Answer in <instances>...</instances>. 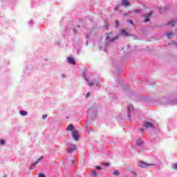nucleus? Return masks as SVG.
Masks as SVG:
<instances>
[{
    "label": "nucleus",
    "instance_id": "nucleus-7",
    "mask_svg": "<svg viewBox=\"0 0 177 177\" xmlns=\"http://www.w3.org/2000/svg\"><path fill=\"white\" fill-rule=\"evenodd\" d=\"M132 110H133V106H132V104H130L127 106V115L130 121H131V111H132Z\"/></svg>",
    "mask_w": 177,
    "mask_h": 177
},
{
    "label": "nucleus",
    "instance_id": "nucleus-13",
    "mask_svg": "<svg viewBox=\"0 0 177 177\" xmlns=\"http://www.w3.org/2000/svg\"><path fill=\"white\" fill-rule=\"evenodd\" d=\"M142 12V9H134L131 11H129V13H140Z\"/></svg>",
    "mask_w": 177,
    "mask_h": 177
},
{
    "label": "nucleus",
    "instance_id": "nucleus-14",
    "mask_svg": "<svg viewBox=\"0 0 177 177\" xmlns=\"http://www.w3.org/2000/svg\"><path fill=\"white\" fill-rule=\"evenodd\" d=\"M175 24H177V21L171 20L168 23V26H170V27H174Z\"/></svg>",
    "mask_w": 177,
    "mask_h": 177
},
{
    "label": "nucleus",
    "instance_id": "nucleus-20",
    "mask_svg": "<svg viewBox=\"0 0 177 177\" xmlns=\"http://www.w3.org/2000/svg\"><path fill=\"white\" fill-rule=\"evenodd\" d=\"M115 27H118V26H120V21L116 20V21H115Z\"/></svg>",
    "mask_w": 177,
    "mask_h": 177
},
{
    "label": "nucleus",
    "instance_id": "nucleus-40",
    "mask_svg": "<svg viewBox=\"0 0 177 177\" xmlns=\"http://www.w3.org/2000/svg\"><path fill=\"white\" fill-rule=\"evenodd\" d=\"M115 10H117V8H115Z\"/></svg>",
    "mask_w": 177,
    "mask_h": 177
},
{
    "label": "nucleus",
    "instance_id": "nucleus-4",
    "mask_svg": "<svg viewBox=\"0 0 177 177\" xmlns=\"http://www.w3.org/2000/svg\"><path fill=\"white\" fill-rule=\"evenodd\" d=\"M68 147L67 149V153H68L69 154H71V153L77 150V145H73V143L71 142H68Z\"/></svg>",
    "mask_w": 177,
    "mask_h": 177
},
{
    "label": "nucleus",
    "instance_id": "nucleus-1",
    "mask_svg": "<svg viewBox=\"0 0 177 177\" xmlns=\"http://www.w3.org/2000/svg\"><path fill=\"white\" fill-rule=\"evenodd\" d=\"M66 131H70L71 133V136L73 139V140H78L80 138L78 137L79 133L78 131H77L75 129H74V126L73 124H70L67 128Z\"/></svg>",
    "mask_w": 177,
    "mask_h": 177
},
{
    "label": "nucleus",
    "instance_id": "nucleus-31",
    "mask_svg": "<svg viewBox=\"0 0 177 177\" xmlns=\"http://www.w3.org/2000/svg\"><path fill=\"white\" fill-rule=\"evenodd\" d=\"M73 34H77V30H75V29H73Z\"/></svg>",
    "mask_w": 177,
    "mask_h": 177
},
{
    "label": "nucleus",
    "instance_id": "nucleus-29",
    "mask_svg": "<svg viewBox=\"0 0 177 177\" xmlns=\"http://www.w3.org/2000/svg\"><path fill=\"white\" fill-rule=\"evenodd\" d=\"M89 96H91V94H90L89 93H88L86 95V99H88V97H89Z\"/></svg>",
    "mask_w": 177,
    "mask_h": 177
},
{
    "label": "nucleus",
    "instance_id": "nucleus-24",
    "mask_svg": "<svg viewBox=\"0 0 177 177\" xmlns=\"http://www.w3.org/2000/svg\"><path fill=\"white\" fill-rule=\"evenodd\" d=\"M95 85H96V86H100V82L99 81V82H97L96 83H95Z\"/></svg>",
    "mask_w": 177,
    "mask_h": 177
},
{
    "label": "nucleus",
    "instance_id": "nucleus-19",
    "mask_svg": "<svg viewBox=\"0 0 177 177\" xmlns=\"http://www.w3.org/2000/svg\"><path fill=\"white\" fill-rule=\"evenodd\" d=\"M113 175H114L115 176H118L120 175V171L115 170L113 173Z\"/></svg>",
    "mask_w": 177,
    "mask_h": 177
},
{
    "label": "nucleus",
    "instance_id": "nucleus-26",
    "mask_svg": "<svg viewBox=\"0 0 177 177\" xmlns=\"http://www.w3.org/2000/svg\"><path fill=\"white\" fill-rule=\"evenodd\" d=\"M96 169L102 170V167L97 166V167H96Z\"/></svg>",
    "mask_w": 177,
    "mask_h": 177
},
{
    "label": "nucleus",
    "instance_id": "nucleus-17",
    "mask_svg": "<svg viewBox=\"0 0 177 177\" xmlns=\"http://www.w3.org/2000/svg\"><path fill=\"white\" fill-rule=\"evenodd\" d=\"M143 143H144V142L142 140L138 139V140H137L136 145L140 146V145H143Z\"/></svg>",
    "mask_w": 177,
    "mask_h": 177
},
{
    "label": "nucleus",
    "instance_id": "nucleus-8",
    "mask_svg": "<svg viewBox=\"0 0 177 177\" xmlns=\"http://www.w3.org/2000/svg\"><path fill=\"white\" fill-rule=\"evenodd\" d=\"M144 127L145 128H151V129H154L156 128L153 123L150 122H145Z\"/></svg>",
    "mask_w": 177,
    "mask_h": 177
},
{
    "label": "nucleus",
    "instance_id": "nucleus-34",
    "mask_svg": "<svg viewBox=\"0 0 177 177\" xmlns=\"http://www.w3.org/2000/svg\"><path fill=\"white\" fill-rule=\"evenodd\" d=\"M133 174L135 175V176H138V173L133 171Z\"/></svg>",
    "mask_w": 177,
    "mask_h": 177
},
{
    "label": "nucleus",
    "instance_id": "nucleus-12",
    "mask_svg": "<svg viewBox=\"0 0 177 177\" xmlns=\"http://www.w3.org/2000/svg\"><path fill=\"white\" fill-rule=\"evenodd\" d=\"M121 35H123V37H128V32L125 30V29H122L120 32Z\"/></svg>",
    "mask_w": 177,
    "mask_h": 177
},
{
    "label": "nucleus",
    "instance_id": "nucleus-15",
    "mask_svg": "<svg viewBox=\"0 0 177 177\" xmlns=\"http://www.w3.org/2000/svg\"><path fill=\"white\" fill-rule=\"evenodd\" d=\"M68 62L70 64H74V63H75V60H74V58L73 57H68Z\"/></svg>",
    "mask_w": 177,
    "mask_h": 177
},
{
    "label": "nucleus",
    "instance_id": "nucleus-33",
    "mask_svg": "<svg viewBox=\"0 0 177 177\" xmlns=\"http://www.w3.org/2000/svg\"><path fill=\"white\" fill-rule=\"evenodd\" d=\"M104 165H105V167H109V165H110V163H104Z\"/></svg>",
    "mask_w": 177,
    "mask_h": 177
},
{
    "label": "nucleus",
    "instance_id": "nucleus-28",
    "mask_svg": "<svg viewBox=\"0 0 177 177\" xmlns=\"http://www.w3.org/2000/svg\"><path fill=\"white\" fill-rule=\"evenodd\" d=\"M172 45H174V46H177V42L172 41Z\"/></svg>",
    "mask_w": 177,
    "mask_h": 177
},
{
    "label": "nucleus",
    "instance_id": "nucleus-23",
    "mask_svg": "<svg viewBox=\"0 0 177 177\" xmlns=\"http://www.w3.org/2000/svg\"><path fill=\"white\" fill-rule=\"evenodd\" d=\"M46 118H48V115L45 114L42 115V119L45 120Z\"/></svg>",
    "mask_w": 177,
    "mask_h": 177
},
{
    "label": "nucleus",
    "instance_id": "nucleus-21",
    "mask_svg": "<svg viewBox=\"0 0 177 177\" xmlns=\"http://www.w3.org/2000/svg\"><path fill=\"white\" fill-rule=\"evenodd\" d=\"M171 168H172L173 169H177V163L174 164V165L171 166Z\"/></svg>",
    "mask_w": 177,
    "mask_h": 177
},
{
    "label": "nucleus",
    "instance_id": "nucleus-25",
    "mask_svg": "<svg viewBox=\"0 0 177 177\" xmlns=\"http://www.w3.org/2000/svg\"><path fill=\"white\" fill-rule=\"evenodd\" d=\"M38 177H45V176H44V174L40 173V174H39V176H38Z\"/></svg>",
    "mask_w": 177,
    "mask_h": 177
},
{
    "label": "nucleus",
    "instance_id": "nucleus-3",
    "mask_svg": "<svg viewBox=\"0 0 177 177\" xmlns=\"http://www.w3.org/2000/svg\"><path fill=\"white\" fill-rule=\"evenodd\" d=\"M118 37H114L113 35V32H110L106 34V42L107 44H109V42H113V41H115Z\"/></svg>",
    "mask_w": 177,
    "mask_h": 177
},
{
    "label": "nucleus",
    "instance_id": "nucleus-39",
    "mask_svg": "<svg viewBox=\"0 0 177 177\" xmlns=\"http://www.w3.org/2000/svg\"><path fill=\"white\" fill-rule=\"evenodd\" d=\"M104 52H107V50H104Z\"/></svg>",
    "mask_w": 177,
    "mask_h": 177
},
{
    "label": "nucleus",
    "instance_id": "nucleus-36",
    "mask_svg": "<svg viewBox=\"0 0 177 177\" xmlns=\"http://www.w3.org/2000/svg\"><path fill=\"white\" fill-rule=\"evenodd\" d=\"M28 24H32V20L28 22Z\"/></svg>",
    "mask_w": 177,
    "mask_h": 177
},
{
    "label": "nucleus",
    "instance_id": "nucleus-2",
    "mask_svg": "<svg viewBox=\"0 0 177 177\" xmlns=\"http://www.w3.org/2000/svg\"><path fill=\"white\" fill-rule=\"evenodd\" d=\"M97 106H91L88 110L87 113L88 115H93V117H96V114L97 113Z\"/></svg>",
    "mask_w": 177,
    "mask_h": 177
},
{
    "label": "nucleus",
    "instance_id": "nucleus-38",
    "mask_svg": "<svg viewBox=\"0 0 177 177\" xmlns=\"http://www.w3.org/2000/svg\"><path fill=\"white\" fill-rule=\"evenodd\" d=\"M77 27H78V28H80V26L79 25H77Z\"/></svg>",
    "mask_w": 177,
    "mask_h": 177
},
{
    "label": "nucleus",
    "instance_id": "nucleus-16",
    "mask_svg": "<svg viewBox=\"0 0 177 177\" xmlns=\"http://www.w3.org/2000/svg\"><path fill=\"white\" fill-rule=\"evenodd\" d=\"M166 35L169 39H171V38L174 37V33L172 32H169Z\"/></svg>",
    "mask_w": 177,
    "mask_h": 177
},
{
    "label": "nucleus",
    "instance_id": "nucleus-18",
    "mask_svg": "<svg viewBox=\"0 0 177 177\" xmlns=\"http://www.w3.org/2000/svg\"><path fill=\"white\" fill-rule=\"evenodd\" d=\"M19 114H21V115L26 116L28 114V113H27L26 111H20Z\"/></svg>",
    "mask_w": 177,
    "mask_h": 177
},
{
    "label": "nucleus",
    "instance_id": "nucleus-10",
    "mask_svg": "<svg viewBox=\"0 0 177 177\" xmlns=\"http://www.w3.org/2000/svg\"><path fill=\"white\" fill-rule=\"evenodd\" d=\"M43 158H44V157H42V156L39 158L33 164L31 165L30 168L35 167V165H37V164H38V162H39V161H41Z\"/></svg>",
    "mask_w": 177,
    "mask_h": 177
},
{
    "label": "nucleus",
    "instance_id": "nucleus-27",
    "mask_svg": "<svg viewBox=\"0 0 177 177\" xmlns=\"http://www.w3.org/2000/svg\"><path fill=\"white\" fill-rule=\"evenodd\" d=\"M92 175H94L95 176H96L97 174L95 171H92Z\"/></svg>",
    "mask_w": 177,
    "mask_h": 177
},
{
    "label": "nucleus",
    "instance_id": "nucleus-32",
    "mask_svg": "<svg viewBox=\"0 0 177 177\" xmlns=\"http://www.w3.org/2000/svg\"><path fill=\"white\" fill-rule=\"evenodd\" d=\"M61 77H62V78H66V75H64V73H62L61 75Z\"/></svg>",
    "mask_w": 177,
    "mask_h": 177
},
{
    "label": "nucleus",
    "instance_id": "nucleus-35",
    "mask_svg": "<svg viewBox=\"0 0 177 177\" xmlns=\"http://www.w3.org/2000/svg\"><path fill=\"white\" fill-rule=\"evenodd\" d=\"M71 162H72V165H74L75 162L74 161V160H71Z\"/></svg>",
    "mask_w": 177,
    "mask_h": 177
},
{
    "label": "nucleus",
    "instance_id": "nucleus-6",
    "mask_svg": "<svg viewBox=\"0 0 177 177\" xmlns=\"http://www.w3.org/2000/svg\"><path fill=\"white\" fill-rule=\"evenodd\" d=\"M152 15H153V11H151L148 14L144 15V17L145 18L144 23H147L148 21H150V17H151Z\"/></svg>",
    "mask_w": 177,
    "mask_h": 177
},
{
    "label": "nucleus",
    "instance_id": "nucleus-9",
    "mask_svg": "<svg viewBox=\"0 0 177 177\" xmlns=\"http://www.w3.org/2000/svg\"><path fill=\"white\" fill-rule=\"evenodd\" d=\"M122 5L127 8V6H131V3H129V1H128V0H122Z\"/></svg>",
    "mask_w": 177,
    "mask_h": 177
},
{
    "label": "nucleus",
    "instance_id": "nucleus-37",
    "mask_svg": "<svg viewBox=\"0 0 177 177\" xmlns=\"http://www.w3.org/2000/svg\"><path fill=\"white\" fill-rule=\"evenodd\" d=\"M144 129L142 128L140 129V132H143Z\"/></svg>",
    "mask_w": 177,
    "mask_h": 177
},
{
    "label": "nucleus",
    "instance_id": "nucleus-30",
    "mask_svg": "<svg viewBox=\"0 0 177 177\" xmlns=\"http://www.w3.org/2000/svg\"><path fill=\"white\" fill-rule=\"evenodd\" d=\"M130 24H132L133 26V21L132 20H129L128 21Z\"/></svg>",
    "mask_w": 177,
    "mask_h": 177
},
{
    "label": "nucleus",
    "instance_id": "nucleus-11",
    "mask_svg": "<svg viewBox=\"0 0 177 177\" xmlns=\"http://www.w3.org/2000/svg\"><path fill=\"white\" fill-rule=\"evenodd\" d=\"M84 78L85 81L88 82V86H93V85H95V82H89V80H88V78L86 77V76H85V75H84Z\"/></svg>",
    "mask_w": 177,
    "mask_h": 177
},
{
    "label": "nucleus",
    "instance_id": "nucleus-5",
    "mask_svg": "<svg viewBox=\"0 0 177 177\" xmlns=\"http://www.w3.org/2000/svg\"><path fill=\"white\" fill-rule=\"evenodd\" d=\"M138 167H141V168H147V167H156L155 164L151 163H146L143 161L138 162Z\"/></svg>",
    "mask_w": 177,
    "mask_h": 177
},
{
    "label": "nucleus",
    "instance_id": "nucleus-22",
    "mask_svg": "<svg viewBox=\"0 0 177 177\" xmlns=\"http://www.w3.org/2000/svg\"><path fill=\"white\" fill-rule=\"evenodd\" d=\"M0 145H1V146H3L5 145V140H0Z\"/></svg>",
    "mask_w": 177,
    "mask_h": 177
}]
</instances>
